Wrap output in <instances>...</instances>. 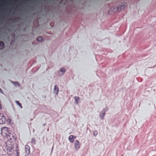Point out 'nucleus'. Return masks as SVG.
I'll return each mask as SVG.
<instances>
[{
  "label": "nucleus",
  "instance_id": "obj_1",
  "mask_svg": "<svg viewBox=\"0 0 156 156\" xmlns=\"http://www.w3.org/2000/svg\"><path fill=\"white\" fill-rule=\"evenodd\" d=\"M6 137L7 140L6 143V148L8 154L11 155L14 152L13 145L16 140V136L15 134L10 133Z\"/></svg>",
  "mask_w": 156,
  "mask_h": 156
},
{
  "label": "nucleus",
  "instance_id": "obj_2",
  "mask_svg": "<svg viewBox=\"0 0 156 156\" xmlns=\"http://www.w3.org/2000/svg\"><path fill=\"white\" fill-rule=\"evenodd\" d=\"M9 133H10L9 132L8 128L4 127L2 129L1 134L3 136L6 137Z\"/></svg>",
  "mask_w": 156,
  "mask_h": 156
},
{
  "label": "nucleus",
  "instance_id": "obj_3",
  "mask_svg": "<svg viewBox=\"0 0 156 156\" xmlns=\"http://www.w3.org/2000/svg\"><path fill=\"white\" fill-rule=\"evenodd\" d=\"M5 117L2 113H0V124H3L5 122Z\"/></svg>",
  "mask_w": 156,
  "mask_h": 156
},
{
  "label": "nucleus",
  "instance_id": "obj_4",
  "mask_svg": "<svg viewBox=\"0 0 156 156\" xmlns=\"http://www.w3.org/2000/svg\"><path fill=\"white\" fill-rule=\"evenodd\" d=\"M126 3L125 2H123L121 3L120 6L117 7V9L118 11H120L123 9H124L126 6Z\"/></svg>",
  "mask_w": 156,
  "mask_h": 156
},
{
  "label": "nucleus",
  "instance_id": "obj_5",
  "mask_svg": "<svg viewBox=\"0 0 156 156\" xmlns=\"http://www.w3.org/2000/svg\"><path fill=\"white\" fill-rule=\"evenodd\" d=\"M25 153L27 155H28L30 153V147L28 145H26L25 146Z\"/></svg>",
  "mask_w": 156,
  "mask_h": 156
},
{
  "label": "nucleus",
  "instance_id": "obj_6",
  "mask_svg": "<svg viewBox=\"0 0 156 156\" xmlns=\"http://www.w3.org/2000/svg\"><path fill=\"white\" fill-rule=\"evenodd\" d=\"M80 144L79 141L77 140H75L74 143V147L76 150H77L80 148Z\"/></svg>",
  "mask_w": 156,
  "mask_h": 156
},
{
  "label": "nucleus",
  "instance_id": "obj_7",
  "mask_svg": "<svg viewBox=\"0 0 156 156\" xmlns=\"http://www.w3.org/2000/svg\"><path fill=\"white\" fill-rule=\"evenodd\" d=\"M105 112L104 110H102L100 114V117L101 119H103L104 118V117L105 116Z\"/></svg>",
  "mask_w": 156,
  "mask_h": 156
},
{
  "label": "nucleus",
  "instance_id": "obj_8",
  "mask_svg": "<svg viewBox=\"0 0 156 156\" xmlns=\"http://www.w3.org/2000/svg\"><path fill=\"white\" fill-rule=\"evenodd\" d=\"M58 91L59 90L58 86L56 85H55L54 88V92L57 95L58 93Z\"/></svg>",
  "mask_w": 156,
  "mask_h": 156
},
{
  "label": "nucleus",
  "instance_id": "obj_9",
  "mask_svg": "<svg viewBox=\"0 0 156 156\" xmlns=\"http://www.w3.org/2000/svg\"><path fill=\"white\" fill-rule=\"evenodd\" d=\"M74 136L73 135H70L69 137V140L70 142H73L74 141V140L73 139Z\"/></svg>",
  "mask_w": 156,
  "mask_h": 156
},
{
  "label": "nucleus",
  "instance_id": "obj_10",
  "mask_svg": "<svg viewBox=\"0 0 156 156\" xmlns=\"http://www.w3.org/2000/svg\"><path fill=\"white\" fill-rule=\"evenodd\" d=\"M75 99V101L74 103L75 104L78 105V101L80 99V98L78 96L75 97H74Z\"/></svg>",
  "mask_w": 156,
  "mask_h": 156
},
{
  "label": "nucleus",
  "instance_id": "obj_11",
  "mask_svg": "<svg viewBox=\"0 0 156 156\" xmlns=\"http://www.w3.org/2000/svg\"><path fill=\"white\" fill-rule=\"evenodd\" d=\"M4 43L2 41H0V48H3L4 47Z\"/></svg>",
  "mask_w": 156,
  "mask_h": 156
},
{
  "label": "nucleus",
  "instance_id": "obj_12",
  "mask_svg": "<svg viewBox=\"0 0 156 156\" xmlns=\"http://www.w3.org/2000/svg\"><path fill=\"white\" fill-rule=\"evenodd\" d=\"M43 40V39L42 37L41 36H40L38 37L37 39V40L38 41H42Z\"/></svg>",
  "mask_w": 156,
  "mask_h": 156
},
{
  "label": "nucleus",
  "instance_id": "obj_13",
  "mask_svg": "<svg viewBox=\"0 0 156 156\" xmlns=\"http://www.w3.org/2000/svg\"><path fill=\"white\" fill-rule=\"evenodd\" d=\"M15 102L16 104H17L21 108H22L23 107L21 105V104L20 103L19 101H16Z\"/></svg>",
  "mask_w": 156,
  "mask_h": 156
},
{
  "label": "nucleus",
  "instance_id": "obj_14",
  "mask_svg": "<svg viewBox=\"0 0 156 156\" xmlns=\"http://www.w3.org/2000/svg\"><path fill=\"white\" fill-rule=\"evenodd\" d=\"M98 134L97 131L96 130L94 131L93 132V134L95 136H96Z\"/></svg>",
  "mask_w": 156,
  "mask_h": 156
},
{
  "label": "nucleus",
  "instance_id": "obj_15",
  "mask_svg": "<svg viewBox=\"0 0 156 156\" xmlns=\"http://www.w3.org/2000/svg\"><path fill=\"white\" fill-rule=\"evenodd\" d=\"M60 71L61 72L65 73V69L63 68H62L60 69Z\"/></svg>",
  "mask_w": 156,
  "mask_h": 156
},
{
  "label": "nucleus",
  "instance_id": "obj_16",
  "mask_svg": "<svg viewBox=\"0 0 156 156\" xmlns=\"http://www.w3.org/2000/svg\"><path fill=\"white\" fill-rule=\"evenodd\" d=\"M16 152H19V148H18V146H17V147H16Z\"/></svg>",
  "mask_w": 156,
  "mask_h": 156
},
{
  "label": "nucleus",
  "instance_id": "obj_17",
  "mask_svg": "<svg viewBox=\"0 0 156 156\" xmlns=\"http://www.w3.org/2000/svg\"><path fill=\"white\" fill-rule=\"evenodd\" d=\"M16 156H19L20 152H16Z\"/></svg>",
  "mask_w": 156,
  "mask_h": 156
},
{
  "label": "nucleus",
  "instance_id": "obj_18",
  "mask_svg": "<svg viewBox=\"0 0 156 156\" xmlns=\"http://www.w3.org/2000/svg\"><path fill=\"white\" fill-rule=\"evenodd\" d=\"M0 92H1L2 93H3L2 90L0 88Z\"/></svg>",
  "mask_w": 156,
  "mask_h": 156
},
{
  "label": "nucleus",
  "instance_id": "obj_19",
  "mask_svg": "<svg viewBox=\"0 0 156 156\" xmlns=\"http://www.w3.org/2000/svg\"><path fill=\"white\" fill-rule=\"evenodd\" d=\"M76 136H74V137H73V139L74 140L75 139H76Z\"/></svg>",
  "mask_w": 156,
  "mask_h": 156
},
{
  "label": "nucleus",
  "instance_id": "obj_20",
  "mask_svg": "<svg viewBox=\"0 0 156 156\" xmlns=\"http://www.w3.org/2000/svg\"><path fill=\"white\" fill-rule=\"evenodd\" d=\"M15 83H16L17 84H18V82H16Z\"/></svg>",
  "mask_w": 156,
  "mask_h": 156
},
{
  "label": "nucleus",
  "instance_id": "obj_21",
  "mask_svg": "<svg viewBox=\"0 0 156 156\" xmlns=\"http://www.w3.org/2000/svg\"><path fill=\"white\" fill-rule=\"evenodd\" d=\"M34 140V141H35L34 139H32V140Z\"/></svg>",
  "mask_w": 156,
  "mask_h": 156
}]
</instances>
